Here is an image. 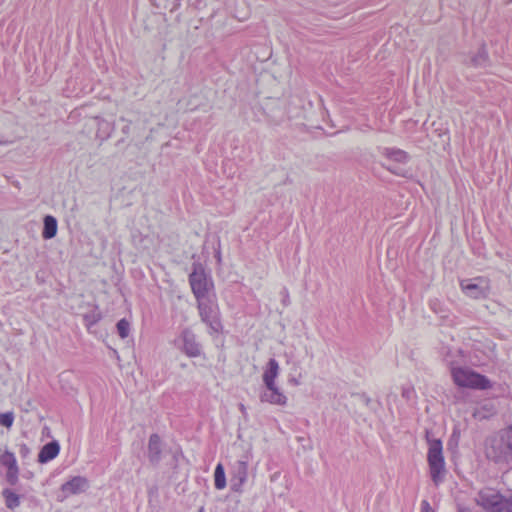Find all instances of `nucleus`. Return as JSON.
<instances>
[{"label": "nucleus", "mask_w": 512, "mask_h": 512, "mask_svg": "<svg viewBox=\"0 0 512 512\" xmlns=\"http://www.w3.org/2000/svg\"><path fill=\"white\" fill-rule=\"evenodd\" d=\"M484 453L489 461L501 467L512 463V426H508L485 439Z\"/></svg>", "instance_id": "f257e3e1"}, {"label": "nucleus", "mask_w": 512, "mask_h": 512, "mask_svg": "<svg viewBox=\"0 0 512 512\" xmlns=\"http://www.w3.org/2000/svg\"><path fill=\"white\" fill-rule=\"evenodd\" d=\"M475 500L485 512H512V494L505 497L495 489L484 488L478 492Z\"/></svg>", "instance_id": "f03ea898"}, {"label": "nucleus", "mask_w": 512, "mask_h": 512, "mask_svg": "<svg viewBox=\"0 0 512 512\" xmlns=\"http://www.w3.org/2000/svg\"><path fill=\"white\" fill-rule=\"evenodd\" d=\"M451 374L456 385L465 388L487 390L492 387L491 381L469 368L451 367Z\"/></svg>", "instance_id": "7ed1b4c3"}, {"label": "nucleus", "mask_w": 512, "mask_h": 512, "mask_svg": "<svg viewBox=\"0 0 512 512\" xmlns=\"http://www.w3.org/2000/svg\"><path fill=\"white\" fill-rule=\"evenodd\" d=\"M429 448L427 461L430 469V476L435 485L443 481L445 474V461L442 452V442L439 439L428 441Z\"/></svg>", "instance_id": "20e7f679"}, {"label": "nucleus", "mask_w": 512, "mask_h": 512, "mask_svg": "<svg viewBox=\"0 0 512 512\" xmlns=\"http://www.w3.org/2000/svg\"><path fill=\"white\" fill-rule=\"evenodd\" d=\"M189 284L196 300L207 298L214 287L211 278L200 263H193Z\"/></svg>", "instance_id": "39448f33"}, {"label": "nucleus", "mask_w": 512, "mask_h": 512, "mask_svg": "<svg viewBox=\"0 0 512 512\" xmlns=\"http://www.w3.org/2000/svg\"><path fill=\"white\" fill-rule=\"evenodd\" d=\"M199 316L210 329V333H217L222 329L220 312L217 303L209 297L197 300Z\"/></svg>", "instance_id": "423d86ee"}, {"label": "nucleus", "mask_w": 512, "mask_h": 512, "mask_svg": "<svg viewBox=\"0 0 512 512\" xmlns=\"http://www.w3.org/2000/svg\"><path fill=\"white\" fill-rule=\"evenodd\" d=\"M461 290L470 298H486L490 292V281L485 277L464 279L460 282Z\"/></svg>", "instance_id": "0eeeda50"}, {"label": "nucleus", "mask_w": 512, "mask_h": 512, "mask_svg": "<svg viewBox=\"0 0 512 512\" xmlns=\"http://www.w3.org/2000/svg\"><path fill=\"white\" fill-rule=\"evenodd\" d=\"M250 457L247 454L236 460L230 468L231 487L239 491L248 479Z\"/></svg>", "instance_id": "6e6552de"}, {"label": "nucleus", "mask_w": 512, "mask_h": 512, "mask_svg": "<svg viewBox=\"0 0 512 512\" xmlns=\"http://www.w3.org/2000/svg\"><path fill=\"white\" fill-rule=\"evenodd\" d=\"M176 346L188 357L201 355V345L196 340V335L190 329H184L175 340Z\"/></svg>", "instance_id": "1a4fd4ad"}, {"label": "nucleus", "mask_w": 512, "mask_h": 512, "mask_svg": "<svg viewBox=\"0 0 512 512\" xmlns=\"http://www.w3.org/2000/svg\"><path fill=\"white\" fill-rule=\"evenodd\" d=\"M0 465L7 469V483L12 486L16 485L19 477V467L14 453L10 452L9 450H5L0 455Z\"/></svg>", "instance_id": "9d476101"}, {"label": "nucleus", "mask_w": 512, "mask_h": 512, "mask_svg": "<svg viewBox=\"0 0 512 512\" xmlns=\"http://www.w3.org/2000/svg\"><path fill=\"white\" fill-rule=\"evenodd\" d=\"M260 401L272 405L285 406L287 396L279 389L277 385H268L260 392Z\"/></svg>", "instance_id": "9b49d317"}, {"label": "nucleus", "mask_w": 512, "mask_h": 512, "mask_svg": "<svg viewBox=\"0 0 512 512\" xmlns=\"http://www.w3.org/2000/svg\"><path fill=\"white\" fill-rule=\"evenodd\" d=\"M88 488V481L85 477L75 476L61 486L63 497L67 498L70 495L79 494Z\"/></svg>", "instance_id": "f8f14e48"}, {"label": "nucleus", "mask_w": 512, "mask_h": 512, "mask_svg": "<svg viewBox=\"0 0 512 512\" xmlns=\"http://www.w3.org/2000/svg\"><path fill=\"white\" fill-rule=\"evenodd\" d=\"M162 441L158 434H152L148 441L147 456L152 465H158L162 459Z\"/></svg>", "instance_id": "ddd939ff"}, {"label": "nucleus", "mask_w": 512, "mask_h": 512, "mask_svg": "<svg viewBox=\"0 0 512 512\" xmlns=\"http://www.w3.org/2000/svg\"><path fill=\"white\" fill-rule=\"evenodd\" d=\"M279 370L280 368L278 362L274 358H271L268 361L262 375L263 383L265 386L276 385V378L279 375Z\"/></svg>", "instance_id": "4468645a"}, {"label": "nucleus", "mask_w": 512, "mask_h": 512, "mask_svg": "<svg viewBox=\"0 0 512 512\" xmlns=\"http://www.w3.org/2000/svg\"><path fill=\"white\" fill-rule=\"evenodd\" d=\"M60 451V445L57 441H51L45 444L38 454V462L47 463L57 457Z\"/></svg>", "instance_id": "2eb2a0df"}, {"label": "nucleus", "mask_w": 512, "mask_h": 512, "mask_svg": "<svg viewBox=\"0 0 512 512\" xmlns=\"http://www.w3.org/2000/svg\"><path fill=\"white\" fill-rule=\"evenodd\" d=\"M380 153L387 159L398 163H406L409 159L407 152L398 148L384 147L380 149Z\"/></svg>", "instance_id": "dca6fc26"}, {"label": "nucleus", "mask_w": 512, "mask_h": 512, "mask_svg": "<svg viewBox=\"0 0 512 512\" xmlns=\"http://www.w3.org/2000/svg\"><path fill=\"white\" fill-rule=\"evenodd\" d=\"M489 56L484 45H482L470 58L467 64L473 67H485L488 63Z\"/></svg>", "instance_id": "f3484780"}, {"label": "nucleus", "mask_w": 512, "mask_h": 512, "mask_svg": "<svg viewBox=\"0 0 512 512\" xmlns=\"http://www.w3.org/2000/svg\"><path fill=\"white\" fill-rule=\"evenodd\" d=\"M496 413V409L492 403L486 402L478 407H476L473 411V417L477 420H486L492 417Z\"/></svg>", "instance_id": "a211bd4d"}, {"label": "nucleus", "mask_w": 512, "mask_h": 512, "mask_svg": "<svg viewBox=\"0 0 512 512\" xmlns=\"http://www.w3.org/2000/svg\"><path fill=\"white\" fill-rule=\"evenodd\" d=\"M57 233V220L51 215L44 217V227L42 231V237L44 239H52Z\"/></svg>", "instance_id": "6ab92c4d"}, {"label": "nucleus", "mask_w": 512, "mask_h": 512, "mask_svg": "<svg viewBox=\"0 0 512 512\" xmlns=\"http://www.w3.org/2000/svg\"><path fill=\"white\" fill-rule=\"evenodd\" d=\"M96 120L97 136L102 140L108 139L114 130V125L100 117H96Z\"/></svg>", "instance_id": "aec40b11"}, {"label": "nucleus", "mask_w": 512, "mask_h": 512, "mask_svg": "<svg viewBox=\"0 0 512 512\" xmlns=\"http://www.w3.org/2000/svg\"><path fill=\"white\" fill-rule=\"evenodd\" d=\"M2 495L5 500V505L10 510H14L20 505V497L10 489H4Z\"/></svg>", "instance_id": "412c9836"}, {"label": "nucleus", "mask_w": 512, "mask_h": 512, "mask_svg": "<svg viewBox=\"0 0 512 512\" xmlns=\"http://www.w3.org/2000/svg\"><path fill=\"white\" fill-rule=\"evenodd\" d=\"M214 485L218 490H222L226 487V477L224 467L221 463H219L214 472Z\"/></svg>", "instance_id": "4be33fe9"}, {"label": "nucleus", "mask_w": 512, "mask_h": 512, "mask_svg": "<svg viewBox=\"0 0 512 512\" xmlns=\"http://www.w3.org/2000/svg\"><path fill=\"white\" fill-rule=\"evenodd\" d=\"M116 327L118 334L122 339L126 338L129 335L130 323L126 319H121L120 321H118Z\"/></svg>", "instance_id": "5701e85b"}, {"label": "nucleus", "mask_w": 512, "mask_h": 512, "mask_svg": "<svg viewBox=\"0 0 512 512\" xmlns=\"http://www.w3.org/2000/svg\"><path fill=\"white\" fill-rule=\"evenodd\" d=\"M14 421V415L12 412L0 413V425L7 428L11 427Z\"/></svg>", "instance_id": "b1692460"}, {"label": "nucleus", "mask_w": 512, "mask_h": 512, "mask_svg": "<svg viewBox=\"0 0 512 512\" xmlns=\"http://www.w3.org/2000/svg\"><path fill=\"white\" fill-rule=\"evenodd\" d=\"M421 512H434L433 508L427 500H423L421 502Z\"/></svg>", "instance_id": "393cba45"}, {"label": "nucleus", "mask_w": 512, "mask_h": 512, "mask_svg": "<svg viewBox=\"0 0 512 512\" xmlns=\"http://www.w3.org/2000/svg\"><path fill=\"white\" fill-rule=\"evenodd\" d=\"M121 121H125L127 122V124L122 128V133L124 135H128L130 133V124H131V121H128L127 119H125L124 117H121L120 118Z\"/></svg>", "instance_id": "a878e982"}, {"label": "nucleus", "mask_w": 512, "mask_h": 512, "mask_svg": "<svg viewBox=\"0 0 512 512\" xmlns=\"http://www.w3.org/2000/svg\"><path fill=\"white\" fill-rule=\"evenodd\" d=\"M29 452H30V450L27 447V445L22 444L20 446L19 453H20L21 456L25 457V456H27L29 454Z\"/></svg>", "instance_id": "bb28decb"}, {"label": "nucleus", "mask_w": 512, "mask_h": 512, "mask_svg": "<svg viewBox=\"0 0 512 512\" xmlns=\"http://www.w3.org/2000/svg\"><path fill=\"white\" fill-rule=\"evenodd\" d=\"M288 382L294 386H298L300 384V382L294 377L289 378Z\"/></svg>", "instance_id": "cd10ccee"}, {"label": "nucleus", "mask_w": 512, "mask_h": 512, "mask_svg": "<svg viewBox=\"0 0 512 512\" xmlns=\"http://www.w3.org/2000/svg\"><path fill=\"white\" fill-rule=\"evenodd\" d=\"M284 293H285V297L283 299V303H284V305H287L288 301H289V295H288L287 290H284Z\"/></svg>", "instance_id": "c85d7f7f"}, {"label": "nucleus", "mask_w": 512, "mask_h": 512, "mask_svg": "<svg viewBox=\"0 0 512 512\" xmlns=\"http://www.w3.org/2000/svg\"><path fill=\"white\" fill-rule=\"evenodd\" d=\"M387 170H389L390 172L396 174V175H402L399 171L393 169L392 167H386Z\"/></svg>", "instance_id": "c756f323"}, {"label": "nucleus", "mask_w": 512, "mask_h": 512, "mask_svg": "<svg viewBox=\"0 0 512 512\" xmlns=\"http://www.w3.org/2000/svg\"><path fill=\"white\" fill-rule=\"evenodd\" d=\"M458 512H472L469 508L459 507Z\"/></svg>", "instance_id": "7c9ffc66"}, {"label": "nucleus", "mask_w": 512, "mask_h": 512, "mask_svg": "<svg viewBox=\"0 0 512 512\" xmlns=\"http://www.w3.org/2000/svg\"><path fill=\"white\" fill-rule=\"evenodd\" d=\"M217 258H218V261H220V260H221V257H220V253H219V252L217 253Z\"/></svg>", "instance_id": "2f4dec72"}]
</instances>
